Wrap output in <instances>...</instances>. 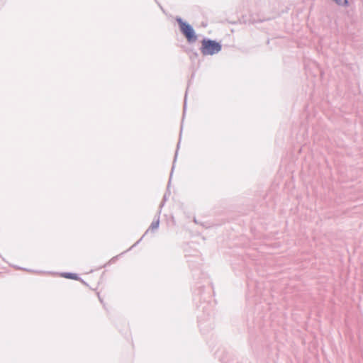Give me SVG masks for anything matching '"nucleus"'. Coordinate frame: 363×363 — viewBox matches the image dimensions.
<instances>
[{"mask_svg": "<svg viewBox=\"0 0 363 363\" xmlns=\"http://www.w3.org/2000/svg\"><path fill=\"white\" fill-rule=\"evenodd\" d=\"M174 165L173 164L172 167V172H173L174 170ZM172 172H171V174H170V178H169V183H170V181H171V178H172Z\"/></svg>", "mask_w": 363, "mask_h": 363, "instance_id": "6", "label": "nucleus"}, {"mask_svg": "<svg viewBox=\"0 0 363 363\" xmlns=\"http://www.w3.org/2000/svg\"><path fill=\"white\" fill-rule=\"evenodd\" d=\"M62 277L67 278V279H71L74 280H79L80 278L79 277L78 274L74 273H70V272H65L62 274Z\"/></svg>", "mask_w": 363, "mask_h": 363, "instance_id": "4", "label": "nucleus"}, {"mask_svg": "<svg viewBox=\"0 0 363 363\" xmlns=\"http://www.w3.org/2000/svg\"><path fill=\"white\" fill-rule=\"evenodd\" d=\"M159 224H160V218H159V216H157V218L152 222L148 230H146V232L142 236V238L137 242H135L130 248L135 246L143 239V238L147 233L149 230H154L157 229L159 228Z\"/></svg>", "mask_w": 363, "mask_h": 363, "instance_id": "3", "label": "nucleus"}, {"mask_svg": "<svg viewBox=\"0 0 363 363\" xmlns=\"http://www.w3.org/2000/svg\"><path fill=\"white\" fill-rule=\"evenodd\" d=\"M177 151H176V152H175V156H174V162H175V160H176V157H177Z\"/></svg>", "mask_w": 363, "mask_h": 363, "instance_id": "7", "label": "nucleus"}, {"mask_svg": "<svg viewBox=\"0 0 363 363\" xmlns=\"http://www.w3.org/2000/svg\"><path fill=\"white\" fill-rule=\"evenodd\" d=\"M187 92V91H186V93ZM186 97V94H185V98ZM185 109H186V99H184V111H185Z\"/></svg>", "mask_w": 363, "mask_h": 363, "instance_id": "5", "label": "nucleus"}, {"mask_svg": "<svg viewBox=\"0 0 363 363\" xmlns=\"http://www.w3.org/2000/svg\"><path fill=\"white\" fill-rule=\"evenodd\" d=\"M176 21L179 26L181 33L184 35L187 41L189 43L196 42L197 36L193 27L180 17H177Z\"/></svg>", "mask_w": 363, "mask_h": 363, "instance_id": "2", "label": "nucleus"}, {"mask_svg": "<svg viewBox=\"0 0 363 363\" xmlns=\"http://www.w3.org/2000/svg\"><path fill=\"white\" fill-rule=\"evenodd\" d=\"M221 49V44L214 40L203 38L201 40L200 50L203 55H213L218 53Z\"/></svg>", "mask_w": 363, "mask_h": 363, "instance_id": "1", "label": "nucleus"}]
</instances>
